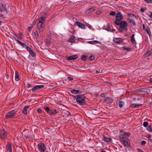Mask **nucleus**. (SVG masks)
Wrapping results in <instances>:
<instances>
[{
	"instance_id": "a211bd4d",
	"label": "nucleus",
	"mask_w": 152,
	"mask_h": 152,
	"mask_svg": "<svg viewBox=\"0 0 152 152\" xmlns=\"http://www.w3.org/2000/svg\"><path fill=\"white\" fill-rule=\"evenodd\" d=\"M16 41L21 45L22 46L23 48H26V47L28 46L27 45L23 43L21 41L18 40V39H16Z\"/></svg>"
},
{
	"instance_id": "3c124183",
	"label": "nucleus",
	"mask_w": 152,
	"mask_h": 152,
	"mask_svg": "<svg viewBox=\"0 0 152 152\" xmlns=\"http://www.w3.org/2000/svg\"><path fill=\"white\" fill-rule=\"evenodd\" d=\"M19 34L20 36V38L22 39L23 36V33H20Z\"/></svg>"
},
{
	"instance_id": "9b49d317",
	"label": "nucleus",
	"mask_w": 152,
	"mask_h": 152,
	"mask_svg": "<svg viewBox=\"0 0 152 152\" xmlns=\"http://www.w3.org/2000/svg\"><path fill=\"white\" fill-rule=\"evenodd\" d=\"M75 24L81 28L83 29H85L86 28V26L84 24L78 21H76L75 23Z\"/></svg>"
},
{
	"instance_id": "603ef678",
	"label": "nucleus",
	"mask_w": 152,
	"mask_h": 152,
	"mask_svg": "<svg viewBox=\"0 0 152 152\" xmlns=\"http://www.w3.org/2000/svg\"><path fill=\"white\" fill-rule=\"evenodd\" d=\"M32 27H33L32 26H30V27H28V30L30 32L31 31V29Z\"/></svg>"
},
{
	"instance_id": "f8f14e48",
	"label": "nucleus",
	"mask_w": 152,
	"mask_h": 152,
	"mask_svg": "<svg viewBox=\"0 0 152 152\" xmlns=\"http://www.w3.org/2000/svg\"><path fill=\"white\" fill-rule=\"evenodd\" d=\"M0 11L1 12H3L7 13H8L7 8L4 5L2 4L0 6Z\"/></svg>"
},
{
	"instance_id": "bb28decb",
	"label": "nucleus",
	"mask_w": 152,
	"mask_h": 152,
	"mask_svg": "<svg viewBox=\"0 0 152 152\" xmlns=\"http://www.w3.org/2000/svg\"><path fill=\"white\" fill-rule=\"evenodd\" d=\"M94 11V8H91L87 10L86 11V13L89 14L91 12H93Z\"/></svg>"
},
{
	"instance_id": "ddd939ff",
	"label": "nucleus",
	"mask_w": 152,
	"mask_h": 152,
	"mask_svg": "<svg viewBox=\"0 0 152 152\" xmlns=\"http://www.w3.org/2000/svg\"><path fill=\"white\" fill-rule=\"evenodd\" d=\"M137 91H143L146 92L147 93H150L151 91L149 89L146 88H141L137 89Z\"/></svg>"
},
{
	"instance_id": "1a4fd4ad",
	"label": "nucleus",
	"mask_w": 152,
	"mask_h": 152,
	"mask_svg": "<svg viewBox=\"0 0 152 152\" xmlns=\"http://www.w3.org/2000/svg\"><path fill=\"white\" fill-rule=\"evenodd\" d=\"M44 87L43 85H36L34 86L31 89L33 92H37L40 89L43 88Z\"/></svg>"
},
{
	"instance_id": "39448f33",
	"label": "nucleus",
	"mask_w": 152,
	"mask_h": 152,
	"mask_svg": "<svg viewBox=\"0 0 152 152\" xmlns=\"http://www.w3.org/2000/svg\"><path fill=\"white\" fill-rule=\"evenodd\" d=\"M123 15L120 12H118L116 14L115 17V20H114V23L115 24L117 22L121 21V20L123 18Z\"/></svg>"
},
{
	"instance_id": "6e6552de",
	"label": "nucleus",
	"mask_w": 152,
	"mask_h": 152,
	"mask_svg": "<svg viewBox=\"0 0 152 152\" xmlns=\"http://www.w3.org/2000/svg\"><path fill=\"white\" fill-rule=\"evenodd\" d=\"M37 26L39 30V32H42L43 30L44 27V23H42L41 21H39L37 24Z\"/></svg>"
},
{
	"instance_id": "7ed1b4c3",
	"label": "nucleus",
	"mask_w": 152,
	"mask_h": 152,
	"mask_svg": "<svg viewBox=\"0 0 152 152\" xmlns=\"http://www.w3.org/2000/svg\"><path fill=\"white\" fill-rule=\"evenodd\" d=\"M38 149L40 152H45L46 151L47 148L44 143L39 142L37 144Z\"/></svg>"
},
{
	"instance_id": "dca6fc26",
	"label": "nucleus",
	"mask_w": 152,
	"mask_h": 152,
	"mask_svg": "<svg viewBox=\"0 0 152 152\" xmlns=\"http://www.w3.org/2000/svg\"><path fill=\"white\" fill-rule=\"evenodd\" d=\"M70 92L71 93L74 94H80L82 92V91L80 90L75 89H72L70 90Z\"/></svg>"
},
{
	"instance_id": "5fc2aeb1",
	"label": "nucleus",
	"mask_w": 152,
	"mask_h": 152,
	"mask_svg": "<svg viewBox=\"0 0 152 152\" xmlns=\"http://www.w3.org/2000/svg\"><path fill=\"white\" fill-rule=\"evenodd\" d=\"M146 137L148 138L149 140L150 139H151V135H147Z\"/></svg>"
},
{
	"instance_id": "ea45409f",
	"label": "nucleus",
	"mask_w": 152,
	"mask_h": 152,
	"mask_svg": "<svg viewBox=\"0 0 152 152\" xmlns=\"http://www.w3.org/2000/svg\"><path fill=\"white\" fill-rule=\"evenodd\" d=\"M106 100H108L109 102L110 103L112 102V98L108 97L106 98Z\"/></svg>"
},
{
	"instance_id": "b1692460",
	"label": "nucleus",
	"mask_w": 152,
	"mask_h": 152,
	"mask_svg": "<svg viewBox=\"0 0 152 152\" xmlns=\"http://www.w3.org/2000/svg\"><path fill=\"white\" fill-rule=\"evenodd\" d=\"M88 43L91 44H95L99 43V42L96 40H93L92 41H89L88 42Z\"/></svg>"
},
{
	"instance_id": "a19ab883",
	"label": "nucleus",
	"mask_w": 152,
	"mask_h": 152,
	"mask_svg": "<svg viewBox=\"0 0 152 152\" xmlns=\"http://www.w3.org/2000/svg\"><path fill=\"white\" fill-rule=\"evenodd\" d=\"M148 125V122L145 121L143 123V126H144L146 127H147Z\"/></svg>"
},
{
	"instance_id": "69168bd1",
	"label": "nucleus",
	"mask_w": 152,
	"mask_h": 152,
	"mask_svg": "<svg viewBox=\"0 0 152 152\" xmlns=\"http://www.w3.org/2000/svg\"><path fill=\"white\" fill-rule=\"evenodd\" d=\"M149 81L150 82L152 83V78L149 79Z\"/></svg>"
},
{
	"instance_id": "8fccbe9b",
	"label": "nucleus",
	"mask_w": 152,
	"mask_h": 152,
	"mask_svg": "<svg viewBox=\"0 0 152 152\" xmlns=\"http://www.w3.org/2000/svg\"><path fill=\"white\" fill-rule=\"evenodd\" d=\"M24 136L26 138H29L31 137L30 135H29L28 134L25 135Z\"/></svg>"
},
{
	"instance_id": "2eb2a0df",
	"label": "nucleus",
	"mask_w": 152,
	"mask_h": 152,
	"mask_svg": "<svg viewBox=\"0 0 152 152\" xmlns=\"http://www.w3.org/2000/svg\"><path fill=\"white\" fill-rule=\"evenodd\" d=\"M113 41L115 43L118 44L122 43L123 42V40L121 38H114Z\"/></svg>"
},
{
	"instance_id": "37998d69",
	"label": "nucleus",
	"mask_w": 152,
	"mask_h": 152,
	"mask_svg": "<svg viewBox=\"0 0 152 152\" xmlns=\"http://www.w3.org/2000/svg\"><path fill=\"white\" fill-rule=\"evenodd\" d=\"M109 14L111 15L114 16L115 14V12L114 11H112Z\"/></svg>"
},
{
	"instance_id": "a18cd8bd",
	"label": "nucleus",
	"mask_w": 152,
	"mask_h": 152,
	"mask_svg": "<svg viewBox=\"0 0 152 152\" xmlns=\"http://www.w3.org/2000/svg\"><path fill=\"white\" fill-rule=\"evenodd\" d=\"M146 142L145 141L143 140L141 142V145H142L144 146L146 144Z\"/></svg>"
},
{
	"instance_id": "e2e57ef3",
	"label": "nucleus",
	"mask_w": 152,
	"mask_h": 152,
	"mask_svg": "<svg viewBox=\"0 0 152 152\" xmlns=\"http://www.w3.org/2000/svg\"><path fill=\"white\" fill-rule=\"evenodd\" d=\"M66 115L68 116H69L70 115V113L69 112H67V113H66Z\"/></svg>"
},
{
	"instance_id": "f03ea898",
	"label": "nucleus",
	"mask_w": 152,
	"mask_h": 152,
	"mask_svg": "<svg viewBox=\"0 0 152 152\" xmlns=\"http://www.w3.org/2000/svg\"><path fill=\"white\" fill-rule=\"evenodd\" d=\"M117 25H119L120 27L125 32L128 30L127 26L128 23L126 21H121L119 22H117L115 24Z\"/></svg>"
},
{
	"instance_id": "052dcab7",
	"label": "nucleus",
	"mask_w": 152,
	"mask_h": 152,
	"mask_svg": "<svg viewBox=\"0 0 152 152\" xmlns=\"http://www.w3.org/2000/svg\"><path fill=\"white\" fill-rule=\"evenodd\" d=\"M144 10H145L144 9H143V8H141V9H140V11L142 12H144Z\"/></svg>"
},
{
	"instance_id": "c756f323",
	"label": "nucleus",
	"mask_w": 152,
	"mask_h": 152,
	"mask_svg": "<svg viewBox=\"0 0 152 152\" xmlns=\"http://www.w3.org/2000/svg\"><path fill=\"white\" fill-rule=\"evenodd\" d=\"M45 17L44 16H42L41 17L39 20V21H41L42 23H43V22L45 21Z\"/></svg>"
},
{
	"instance_id": "f257e3e1",
	"label": "nucleus",
	"mask_w": 152,
	"mask_h": 152,
	"mask_svg": "<svg viewBox=\"0 0 152 152\" xmlns=\"http://www.w3.org/2000/svg\"><path fill=\"white\" fill-rule=\"evenodd\" d=\"M75 99L77 104L81 106H83L86 103V96L84 94H78L75 96H73Z\"/></svg>"
},
{
	"instance_id": "09e8293b",
	"label": "nucleus",
	"mask_w": 152,
	"mask_h": 152,
	"mask_svg": "<svg viewBox=\"0 0 152 152\" xmlns=\"http://www.w3.org/2000/svg\"><path fill=\"white\" fill-rule=\"evenodd\" d=\"M86 25L89 28H92L91 26L88 23H86Z\"/></svg>"
},
{
	"instance_id": "c9c22d12",
	"label": "nucleus",
	"mask_w": 152,
	"mask_h": 152,
	"mask_svg": "<svg viewBox=\"0 0 152 152\" xmlns=\"http://www.w3.org/2000/svg\"><path fill=\"white\" fill-rule=\"evenodd\" d=\"M56 110L55 109L53 110L50 112L51 115L56 114L57 113Z\"/></svg>"
},
{
	"instance_id": "6ab92c4d",
	"label": "nucleus",
	"mask_w": 152,
	"mask_h": 152,
	"mask_svg": "<svg viewBox=\"0 0 152 152\" xmlns=\"http://www.w3.org/2000/svg\"><path fill=\"white\" fill-rule=\"evenodd\" d=\"M29 106H27L23 108V110L22 111V113L24 114H27V109L29 107Z\"/></svg>"
},
{
	"instance_id": "5701e85b",
	"label": "nucleus",
	"mask_w": 152,
	"mask_h": 152,
	"mask_svg": "<svg viewBox=\"0 0 152 152\" xmlns=\"http://www.w3.org/2000/svg\"><path fill=\"white\" fill-rule=\"evenodd\" d=\"M20 80L19 74L17 72H16L15 74V80L16 81H18Z\"/></svg>"
},
{
	"instance_id": "13d9d810",
	"label": "nucleus",
	"mask_w": 152,
	"mask_h": 152,
	"mask_svg": "<svg viewBox=\"0 0 152 152\" xmlns=\"http://www.w3.org/2000/svg\"><path fill=\"white\" fill-rule=\"evenodd\" d=\"M37 111L39 113H41L42 112V111L41 110V109H38L37 110Z\"/></svg>"
},
{
	"instance_id": "2f4dec72",
	"label": "nucleus",
	"mask_w": 152,
	"mask_h": 152,
	"mask_svg": "<svg viewBox=\"0 0 152 152\" xmlns=\"http://www.w3.org/2000/svg\"><path fill=\"white\" fill-rule=\"evenodd\" d=\"M145 31L149 35V36H150V34H151V32L150 30L148 29V28L147 27V28H146V29H145Z\"/></svg>"
},
{
	"instance_id": "f3484780",
	"label": "nucleus",
	"mask_w": 152,
	"mask_h": 152,
	"mask_svg": "<svg viewBox=\"0 0 152 152\" xmlns=\"http://www.w3.org/2000/svg\"><path fill=\"white\" fill-rule=\"evenodd\" d=\"M7 152H12L11 145L10 143H8L6 146Z\"/></svg>"
},
{
	"instance_id": "4468645a",
	"label": "nucleus",
	"mask_w": 152,
	"mask_h": 152,
	"mask_svg": "<svg viewBox=\"0 0 152 152\" xmlns=\"http://www.w3.org/2000/svg\"><path fill=\"white\" fill-rule=\"evenodd\" d=\"M78 58V56L76 55H75L69 56L67 57V60H73L77 59Z\"/></svg>"
},
{
	"instance_id": "9d476101",
	"label": "nucleus",
	"mask_w": 152,
	"mask_h": 152,
	"mask_svg": "<svg viewBox=\"0 0 152 152\" xmlns=\"http://www.w3.org/2000/svg\"><path fill=\"white\" fill-rule=\"evenodd\" d=\"M119 133L120 134L119 136V137L120 138V140H121V139H123V138H124L127 137H126L124 136L125 134H126V132L123 130H120Z\"/></svg>"
},
{
	"instance_id": "0eeeda50",
	"label": "nucleus",
	"mask_w": 152,
	"mask_h": 152,
	"mask_svg": "<svg viewBox=\"0 0 152 152\" xmlns=\"http://www.w3.org/2000/svg\"><path fill=\"white\" fill-rule=\"evenodd\" d=\"M7 132L4 129H3L0 132V138L2 140H5L7 137Z\"/></svg>"
},
{
	"instance_id": "aec40b11",
	"label": "nucleus",
	"mask_w": 152,
	"mask_h": 152,
	"mask_svg": "<svg viewBox=\"0 0 152 152\" xmlns=\"http://www.w3.org/2000/svg\"><path fill=\"white\" fill-rule=\"evenodd\" d=\"M103 140L105 142H110L112 141V139L110 138H108L104 136L103 138Z\"/></svg>"
},
{
	"instance_id": "393cba45",
	"label": "nucleus",
	"mask_w": 152,
	"mask_h": 152,
	"mask_svg": "<svg viewBox=\"0 0 152 152\" xmlns=\"http://www.w3.org/2000/svg\"><path fill=\"white\" fill-rule=\"evenodd\" d=\"M134 35H135L134 34H133L132 35V36L131 38V42L134 44H135L136 43L135 39L134 38Z\"/></svg>"
},
{
	"instance_id": "680f3d73",
	"label": "nucleus",
	"mask_w": 152,
	"mask_h": 152,
	"mask_svg": "<svg viewBox=\"0 0 152 152\" xmlns=\"http://www.w3.org/2000/svg\"><path fill=\"white\" fill-rule=\"evenodd\" d=\"M142 28L143 30H145L146 28H145V26L144 24L142 25Z\"/></svg>"
},
{
	"instance_id": "58836bf2",
	"label": "nucleus",
	"mask_w": 152,
	"mask_h": 152,
	"mask_svg": "<svg viewBox=\"0 0 152 152\" xmlns=\"http://www.w3.org/2000/svg\"><path fill=\"white\" fill-rule=\"evenodd\" d=\"M105 30L108 31H111V30H110V25L109 24H107V27L105 28Z\"/></svg>"
},
{
	"instance_id": "338daca9",
	"label": "nucleus",
	"mask_w": 152,
	"mask_h": 152,
	"mask_svg": "<svg viewBox=\"0 0 152 152\" xmlns=\"http://www.w3.org/2000/svg\"><path fill=\"white\" fill-rule=\"evenodd\" d=\"M149 17L151 18H152V12H151V14L149 15Z\"/></svg>"
},
{
	"instance_id": "f704fd0d",
	"label": "nucleus",
	"mask_w": 152,
	"mask_h": 152,
	"mask_svg": "<svg viewBox=\"0 0 152 152\" xmlns=\"http://www.w3.org/2000/svg\"><path fill=\"white\" fill-rule=\"evenodd\" d=\"M81 59L84 61H85L87 60V57L85 55H82L81 57Z\"/></svg>"
},
{
	"instance_id": "774afa93",
	"label": "nucleus",
	"mask_w": 152,
	"mask_h": 152,
	"mask_svg": "<svg viewBox=\"0 0 152 152\" xmlns=\"http://www.w3.org/2000/svg\"><path fill=\"white\" fill-rule=\"evenodd\" d=\"M99 73V72L97 70H96L95 72V73L96 74H98V73Z\"/></svg>"
},
{
	"instance_id": "c03bdc74",
	"label": "nucleus",
	"mask_w": 152,
	"mask_h": 152,
	"mask_svg": "<svg viewBox=\"0 0 152 152\" xmlns=\"http://www.w3.org/2000/svg\"><path fill=\"white\" fill-rule=\"evenodd\" d=\"M26 49L27 50H28L29 52V53L30 52H31L32 51L31 48L28 46H27Z\"/></svg>"
},
{
	"instance_id": "4c0bfd02",
	"label": "nucleus",
	"mask_w": 152,
	"mask_h": 152,
	"mask_svg": "<svg viewBox=\"0 0 152 152\" xmlns=\"http://www.w3.org/2000/svg\"><path fill=\"white\" fill-rule=\"evenodd\" d=\"M44 109L47 113H50V111L49 107H46L44 108Z\"/></svg>"
},
{
	"instance_id": "cd10ccee",
	"label": "nucleus",
	"mask_w": 152,
	"mask_h": 152,
	"mask_svg": "<svg viewBox=\"0 0 152 152\" xmlns=\"http://www.w3.org/2000/svg\"><path fill=\"white\" fill-rule=\"evenodd\" d=\"M75 36H72L69 39V42L71 43H73L75 41Z\"/></svg>"
},
{
	"instance_id": "79ce46f5",
	"label": "nucleus",
	"mask_w": 152,
	"mask_h": 152,
	"mask_svg": "<svg viewBox=\"0 0 152 152\" xmlns=\"http://www.w3.org/2000/svg\"><path fill=\"white\" fill-rule=\"evenodd\" d=\"M89 59L91 61H93L94 59V56H91L89 57Z\"/></svg>"
},
{
	"instance_id": "49530a36",
	"label": "nucleus",
	"mask_w": 152,
	"mask_h": 152,
	"mask_svg": "<svg viewBox=\"0 0 152 152\" xmlns=\"http://www.w3.org/2000/svg\"><path fill=\"white\" fill-rule=\"evenodd\" d=\"M130 135V133L128 132H126V134H125V135L124 136L126 137H129Z\"/></svg>"
},
{
	"instance_id": "de8ad7c7",
	"label": "nucleus",
	"mask_w": 152,
	"mask_h": 152,
	"mask_svg": "<svg viewBox=\"0 0 152 152\" xmlns=\"http://www.w3.org/2000/svg\"><path fill=\"white\" fill-rule=\"evenodd\" d=\"M145 1L147 3H151L152 2V0H145Z\"/></svg>"
},
{
	"instance_id": "6e6d98bb",
	"label": "nucleus",
	"mask_w": 152,
	"mask_h": 152,
	"mask_svg": "<svg viewBox=\"0 0 152 152\" xmlns=\"http://www.w3.org/2000/svg\"><path fill=\"white\" fill-rule=\"evenodd\" d=\"M137 151L139 152H144L142 150L139 148H137Z\"/></svg>"
},
{
	"instance_id": "0e129e2a",
	"label": "nucleus",
	"mask_w": 152,
	"mask_h": 152,
	"mask_svg": "<svg viewBox=\"0 0 152 152\" xmlns=\"http://www.w3.org/2000/svg\"><path fill=\"white\" fill-rule=\"evenodd\" d=\"M132 16L134 17L135 18L137 19V17L134 14H132Z\"/></svg>"
},
{
	"instance_id": "864d4df0",
	"label": "nucleus",
	"mask_w": 152,
	"mask_h": 152,
	"mask_svg": "<svg viewBox=\"0 0 152 152\" xmlns=\"http://www.w3.org/2000/svg\"><path fill=\"white\" fill-rule=\"evenodd\" d=\"M68 79L69 80H70V81H72V80H73V78L72 77H68Z\"/></svg>"
},
{
	"instance_id": "473e14b6",
	"label": "nucleus",
	"mask_w": 152,
	"mask_h": 152,
	"mask_svg": "<svg viewBox=\"0 0 152 152\" xmlns=\"http://www.w3.org/2000/svg\"><path fill=\"white\" fill-rule=\"evenodd\" d=\"M142 105V104H132V106L133 107H135L138 106H141Z\"/></svg>"
},
{
	"instance_id": "e433bc0d",
	"label": "nucleus",
	"mask_w": 152,
	"mask_h": 152,
	"mask_svg": "<svg viewBox=\"0 0 152 152\" xmlns=\"http://www.w3.org/2000/svg\"><path fill=\"white\" fill-rule=\"evenodd\" d=\"M123 48L124 50H127L128 51H130L131 50V49L129 47H126L124 46L123 47Z\"/></svg>"
},
{
	"instance_id": "7c9ffc66",
	"label": "nucleus",
	"mask_w": 152,
	"mask_h": 152,
	"mask_svg": "<svg viewBox=\"0 0 152 152\" xmlns=\"http://www.w3.org/2000/svg\"><path fill=\"white\" fill-rule=\"evenodd\" d=\"M147 130L150 132H152V128L150 126H148L147 127Z\"/></svg>"
},
{
	"instance_id": "c85d7f7f",
	"label": "nucleus",
	"mask_w": 152,
	"mask_h": 152,
	"mask_svg": "<svg viewBox=\"0 0 152 152\" xmlns=\"http://www.w3.org/2000/svg\"><path fill=\"white\" fill-rule=\"evenodd\" d=\"M34 36L36 39H37L39 37V35L37 31H35L34 32Z\"/></svg>"
},
{
	"instance_id": "a878e982",
	"label": "nucleus",
	"mask_w": 152,
	"mask_h": 152,
	"mask_svg": "<svg viewBox=\"0 0 152 152\" xmlns=\"http://www.w3.org/2000/svg\"><path fill=\"white\" fill-rule=\"evenodd\" d=\"M151 53L150 51H148L144 56L145 58H147L151 55Z\"/></svg>"
},
{
	"instance_id": "bf43d9fd",
	"label": "nucleus",
	"mask_w": 152,
	"mask_h": 152,
	"mask_svg": "<svg viewBox=\"0 0 152 152\" xmlns=\"http://www.w3.org/2000/svg\"><path fill=\"white\" fill-rule=\"evenodd\" d=\"M13 37L15 39V40L16 39H17L16 38L17 37V36L16 35H14L13 36Z\"/></svg>"
},
{
	"instance_id": "423d86ee",
	"label": "nucleus",
	"mask_w": 152,
	"mask_h": 152,
	"mask_svg": "<svg viewBox=\"0 0 152 152\" xmlns=\"http://www.w3.org/2000/svg\"><path fill=\"white\" fill-rule=\"evenodd\" d=\"M120 140L125 146L128 147L130 146V141L128 137L124 138H123V139Z\"/></svg>"
},
{
	"instance_id": "20e7f679",
	"label": "nucleus",
	"mask_w": 152,
	"mask_h": 152,
	"mask_svg": "<svg viewBox=\"0 0 152 152\" xmlns=\"http://www.w3.org/2000/svg\"><path fill=\"white\" fill-rule=\"evenodd\" d=\"M17 111L12 110L8 112L5 115V118L7 119L9 118H14L15 116Z\"/></svg>"
},
{
	"instance_id": "4be33fe9",
	"label": "nucleus",
	"mask_w": 152,
	"mask_h": 152,
	"mask_svg": "<svg viewBox=\"0 0 152 152\" xmlns=\"http://www.w3.org/2000/svg\"><path fill=\"white\" fill-rule=\"evenodd\" d=\"M118 104L119 107L120 108L123 107L124 105V102L121 100H119L118 101Z\"/></svg>"
},
{
	"instance_id": "72a5a7b5",
	"label": "nucleus",
	"mask_w": 152,
	"mask_h": 152,
	"mask_svg": "<svg viewBox=\"0 0 152 152\" xmlns=\"http://www.w3.org/2000/svg\"><path fill=\"white\" fill-rule=\"evenodd\" d=\"M31 55V56L33 57H35L36 56L35 53L34 52L31 51V52L29 53Z\"/></svg>"
},
{
	"instance_id": "412c9836",
	"label": "nucleus",
	"mask_w": 152,
	"mask_h": 152,
	"mask_svg": "<svg viewBox=\"0 0 152 152\" xmlns=\"http://www.w3.org/2000/svg\"><path fill=\"white\" fill-rule=\"evenodd\" d=\"M128 20L129 21L130 24L132 26H135L136 25L135 22L134 20L132 19H128Z\"/></svg>"
},
{
	"instance_id": "4d7b16f0",
	"label": "nucleus",
	"mask_w": 152,
	"mask_h": 152,
	"mask_svg": "<svg viewBox=\"0 0 152 152\" xmlns=\"http://www.w3.org/2000/svg\"><path fill=\"white\" fill-rule=\"evenodd\" d=\"M100 96L102 97H104L105 96V95L104 94L102 93L101 94Z\"/></svg>"
}]
</instances>
